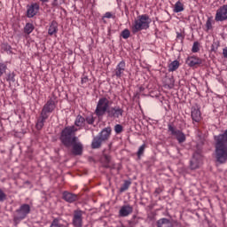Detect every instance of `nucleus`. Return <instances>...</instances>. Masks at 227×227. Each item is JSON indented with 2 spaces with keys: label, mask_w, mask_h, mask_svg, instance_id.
<instances>
[{
  "label": "nucleus",
  "mask_w": 227,
  "mask_h": 227,
  "mask_svg": "<svg viewBox=\"0 0 227 227\" xmlns=\"http://www.w3.org/2000/svg\"><path fill=\"white\" fill-rule=\"evenodd\" d=\"M223 56L227 59V47L223 49Z\"/></svg>",
  "instance_id": "4c0bfd02"
},
{
  "label": "nucleus",
  "mask_w": 227,
  "mask_h": 227,
  "mask_svg": "<svg viewBox=\"0 0 227 227\" xmlns=\"http://www.w3.org/2000/svg\"><path fill=\"white\" fill-rule=\"evenodd\" d=\"M41 3H43H43H49V0H39Z\"/></svg>",
  "instance_id": "79ce46f5"
},
{
  "label": "nucleus",
  "mask_w": 227,
  "mask_h": 227,
  "mask_svg": "<svg viewBox=\"0 0 227 227\" xmlns=\"http://www.w3.org/2000/svg\"><path fill=\"white\" fill-rule=\"evenodd\" d=\"M215 20L216 22H224V20H227V4H224L216 10Z\"/></svg>",
  "instance_id": "423d86ee"
},
{
  "label": "nucleus",
  "mask_w": 227,
  "mask_h": 227,
  "mask_svg": "<svg viewBox=\"0 0 227 227\" xmlns=\"http://www.w3.org/2000/svg\"><path fill=\"white\" fill-rule=\"evenodd\" d=\"M87 123H89L90 125H91L93 123V118H87L86 119Z\"/></svg>",
  "instance_id": "ea45409f"
},
{
  "label": "nucleus",
  "mask_w": 227,
  "mask_h": 227,
  "mask_svg": "<svg viewBox=\"0 0 227 227\" xmlns=\"http://www.w3.org/2000/svg\"><path fill=\"white\" fill-rule=\"evenodd\" d=\"M63 200H65V201H67V203H74V201H77V195L70 193L68 192H64Z\"/></svg>",
  "instance_id": "f3484780"
},
{
  "label": "nucleus",
  "mask_w": 227,
  "mask_h": 227,
  "mask_svg": "<svg viewBox=\"0 0 227 227\" xmlns=\"http://www.w3.org/2000/svg\"><path fill=\"white\" fill-rule=\"evenodd\" d=\"M150 22H152V20H150L148 15L143 14L138 16L137 20H136L133 24L132 32L139 33V31H143V29H148V27H150Z\"/></svg>",
  "instance_id": "7ed1b4c3"
},
{
  "label": "nucleus",
  "mask_w": 227,
  "mask_h": 227,
  "mask_svg": "<svg viewBox=\"0 0 227 227\" xmlns=\"http://www.w3.org/2000/svg\"><path fill=\"white\" fill-rule=\"evenodd\" d=\"M108 118H121L123 116V109L120 106L111 107L107 112Z\"/></svg>",
  "instance_id": "6e6552de"
},
{
  "label": "nucleus",
  "mask_w": 227,
  "mask_h": 227,
  "mask_svg": "<svg viewBox=\"0 0 227 227\" xmlns=\"http://www.w3.org/2000/svg\"><path fill=\"white\" fill-rule=\"evenodd\" d=\"M57 33H58V23L56 21H52L49 27L48 35H50V36H52L53 35L56 36Z\"/></svg>",
  "instance_id": "aec40b11"
},
{
  "label": "nucleus",
  "mask_w": 227,
  "mask_h": 227,
  "mask_svg": "<svg viewBox=\"0 0 227 227\" xmlns=\"http://www.w3.org/2000/svg\"><path fill=\"white\" fill-rule=\"evenodd\" d=\"M132 212H134V207H132V206L124 205L119 210V215L120 217H129Z\"/></svg>",
  "instance_id": "f8f14e48"
},
{
  "label": "nucleus",
  "mask_w": 227,
  "mask_h": 227,
  "mask_svg": "<svg viewBox=\"0 0 227 227\" xmlns=\"http://www.w3.org/2000/svg\"><path fill=\"white\" fill-rule=\"evenodd\" d=\"M88 82V76H82V84H86Z\"/></svg>",
  "instance_id": "e433bc0d"
},
{
  "label": "nucleus",
  "mask_w": 227,
  "mask_h": 227,
  "mask_svg": "<svg viewBox=\"0 0 227 227\" xmlns=\"http://www.w3.org/2000/svg\"><path fill=\"white\" fill-rule=\"evenodd\" d=\"M6 200V194L0 189V201H4Z\"/></svg>",
  "instance_id": "f704fd0d"
},
{
  "label": "nucleus",
  "mask_w": 227,
  "mask_h": 227,
  "mask_svg": "<svg viewBox=\"0 0 227 227\" xmlns=\"http://www.w3.org/2000/svg\"><path fill=\"white\" fill-rule=\"evenodd\" d=\"M214 18L213 17H209L207 18V21H206V28L207 31H210V29H213L212 24H214Z\"/></svg>",
  "instance_id": "a878e982"
},
{
  "label": "nucleus",
  "mask_w": 227,
  "mask_h": 227,
  "mask_svg": "<svg viewBox=\"0 0 227 227\" xmlns=\"http://www.w3.org/2000/svg\"><path fill=\"white\" fill-rule=\"evenodd\" d=\"M145 150H146V145L145 144L142 145L138 148V151L137 153V155L138 159H141V156L143 155V153H145Z\"/></svg>",
  "instance_id": "bb28decb"
},
{
  "label": "nucleus",
  "mask_w": 227,
  "mask_h": 227,
  "mask_svg": "<svg viewBox=\"0 0 227 227\" xmlns=\"http://www.w3.org/2000/svg\"><path fill=\"white\" fill-rule=\"evenodd\" d=\"M112 104L113 102H111V100L106 97L99 98L95 110L96 116H104L106 113H109V109H111Z\"/></svg>",
  "instance_id": "20e7f679"
},
{
  "label": "nucleus",
  "mask_w": 227,
  "mask_h": 227,
  "mask_svg": "<svg viewBox=\"0 0 227 227\" xmlns=\"http://www.w3.org/2000/svg\"><path fill=\"white\" fill-rule=\"evenodd\" d=\"M114 132L115 134H121L123 132V126L121 124H116L114 126Z\"/></svg>",
  "instance_id": "7c9ffc66"
},
{
  "label": "nucleus",
  "mask_w": 227,
  "mask_h": 227,
  "mask_svg": "<svg viewBox=\"0 0 227 227\" xmlns=\"http://www.w3.org/2000/svg\"><path fill=\"white\" fill-rule=\"evenodd\" d=\"M180 67V62L178 60H174L168 65V72H175V70H178Z\"/></svg>",
  "instance_id": "4be33fe9"
},
{
  "label": "nucleus",
  "mask_w": 227,
  "mask_h": 227,
  "mask_svg": "<svg viewBox=\"0 0 227 227\" xmlns=\"http://www.w3.org/2000/svg\"><path fill=\"white\" fill-rule=\"evenodd\" d=\"M31 212V207L28 204H23L20 207V208L16 211L14 215V223H18L20 221L26 219L27 217V214Z\"/></svg>",
  "instance_id": "39448f33"
},
{
  "label": "nucleus",
  "mask_w": 227,
  "mask_h": 227,
  "mask_svg": "<svg viewBox=\"0 0 227 227\" xmlns=\"http://www.w3.org/2000/svg\"><path fill=\"white\" fill-rule=\"evenodd\" d=\"M177 38L183 40V39H184V36L182 35V34L177 33Z\"/></svg>",
  "instance_id": "a19ab883"
},
{
  "label": "nucleus",
  "mask_w": 227,
  "mask_h": 227,
  "mask_svg": "<svg viewBox=\"0 0 227 227\" xmlns=\"http://www.w3.org/2000/svg\"><path fill=\"white\" fill-rule=\"evenodd\" d=\"M130 181H125L122 186L120 188L121 192H125L130 187Z\"/></svg>",
  "instance_id": "c85d7f7f"
},
{
  "label": "nucleus",
  "mask_w": 227,
  "mask_h": 227,
  "mask_svg": "<svg viewBox=\"0 0 227 227\" xmlns=\"http://www.w3.org/2000/svg\"><path fill=\"white\" fill-rule=\"evenodd\" d=\"M72 145L74 155H82V144L81 142H74Z\"/></svg>",
  "instance_id": "dca6fc26"
},
{
  "label": "nucleus",
  "mask_w": 227,
  "mask_h": 227,
  "mask_svg": "<svg viewBox=\"0 0 227 227\" xmlns=\"http://www.w3.org/2000/svg\"><path fill=\"white\" fill-rule=\"evenodd\" d=\"M6 65L4 64V62H0V77L3 76V74H4L6 72Z\"/></svg>",
  "instance_id": "2f4dec72"
},
{
  "label": "nucleus",
  "mask_w": 227,
  "mask_h": 227,
  "mask_svg": "<svg viewBox=\"0 0 227 227\" xmlns=\"http://www.w3.org/2000/svg\"><path fill=\"white\" fill-rule=\"evenodd\" d=\"M156 192H159V189H156Z\"/></svg>",
  "instance_id": "a18cd8bd"
},
{
  "label": "nucleus",
  "mask_w": 227,
  "mask_h": 227,
  "mask_svg": "<svg viewBox=\"0 0 227 227\" xmlns=\"http://www.w3.org/2000/svg\"><path fill=\"white\" fill-rule=\"evenodd\" d=\"M105 158L106 159L107 162H109V160H110V158H109V156H107V155H105Z\"/></svg>",
  "instance_id": "37998d69"
},
{
  "label": "nucleus",
  "mask_w": 227,
  "mask_h": 227,
  "mask_svg": "<svg viewBox=\"0 0 227 227\" xmlns=\"http://www.w3.org/2000/svg\"><path fill=\"white\" fill-rule=\"evenodd\" d=\"M103 142H104L103 139H101L98 137H95L91 143V148L93 149L100 148V146H102Z\"/></svg>",
  "instance_id": "412c9836"
},
{
  "label": "nucleus",
  "mask_w": 227,
  "mask_h": 227,
  "mask_svg": "<svg viewBox=\"0 0 227 227\" xmlns=\"http://www.w3.org/2000/svg\"><path fill=\"white\" fill-rule=\"evenodd\" d=\"M8 81H12V82H15V74H10L8 75Z\"/></svg>",
  "instance_id": "c9c22d12"
},
{
  "label": "nucleus",
  "mask_w": 227,
  "mask_h": 227,
  "mask_svg": "<svg viewBox=\"0 0 227 227\" xmlns=\"http://www.w3.org/2000/svg\"><path fill=\"white\" fill-rule=\"evenodd\" d=\"M82 210H75L73 215V226L82 227Z\"/></svg>",
  "instance_id": "1a4fd4ad"
},
{
  "label": "nucleus",
  "mask_w": 227,
  "mask_h": 227,
  "mask_svg": "<svg viewBox=\"0 0 227 227\" xmlns=\"http://www.w3.org/2000/svg\"><path fill=\"white\" fill-rule=\"evenodd\" d=\"M113 17V14L111 12H106L105 18L106 19H111Z\"/></svg>",
  "instance_id": "58836bf2"
},
{
  "label": "nucleus",
  "mask_w": 227,
  "mask_h": 227,
  "mask_svg": "<svg viewBox=\"0 0 227 227\" xmlns=\"http://www.w3.org/2000/svg\"><path fill=\"white\" fill-rule=\"evenodd\" d=\"M157 227H173V221L168 218H160L157 221Z\"/></svg>",
  "instance_id": "a211bd4d"
},
{
  "label": "nucleus",
  "mask_w": 227,
  "mask_h": 227,
  "mask_svg": "<svg viewBox=\"0 0 227 227\" xmlns=\"http://www.w3.org/2000/svg\"><path fill=\"white\" fill-rule=\"evenodd\" d=\"M201 166V154L195 153L190 161L191 169H198Z\"/></svg>",
  "instance_id": "9b49d317"
},
{
  "label": "nucleus",
  "mask_w": 227,
  "mask_h": 227,
  "mask_svg": "<svg viewBox=\"0 0 227 227\" xmlns=\"http://www.w3.org/2000/svg\"><path fill=\"white\" fill-rule=\"evenodd\" d=\"M84 121H86V119L81 115H78L74 121V125H76V127H84Z\"/></svg>",
  "instance_id": "393cba45"
},
{
  "label": "nucleus",
  "mask_w": 227,
  "mask_h": 227,
  "mask_svg": "<svg viewBox=\"0 0 227 227\" xmlns=\"http://www.w3.org/2000/svg\"><path fill=\"white\" fill-rule=\"evenodd\" d=\"M121 36L124 39L127 40L128 38H130V30L128 28H125L121 33Z\"/></svg>",
  "instance_id": "cd10ccee"
},
{
  "label": "nucleus",
  "mask_w": 227,
  "mask_h": 227,
  "mask_svg": "<svg viewBox=\"0 0 227 227\" xmlns=\"http://www.w3.org/2000/svg\"><path fill=\"white\" fill-rule=\"evenodd\" d=\"M201 63H203V59L198 57L192 56L186 59V65L188 67H197V65H201Z\"/></svg>",
  "instance_id": "4468645a"
},
{
  "label": "nucleus",
  "mask_w": 227,
  "mask_h": 227,
  "mask_svg": "<svg viewBox=\"0 0 227 227\" xmlns=\"http://www.w3.org/2000/svg\"><path fill=\"white\" fill-rule=\"evenodd\" d=\"M192 120L197 123L201 121V112L200 111V108H192Z\"/></svg>",
  "instance_id": "2eb2a0df"
},
{
  "label": "nucleus",
  "mask_w": 227,
  "mask_h": 227,
  "mask_svg": "<svg viewBox=\"0 0 227 227\" xmlns=\"http://www.w3.org/2000/svg\"><path fill=\"white\" fill-rule=\"evenodd\" d=\"M63 3H65V0H53L52 6H59Z\"/></svg>",
  "instance_id": "72a5a7b5"
},
{
  "label": "nucleus",
  "mask_w": 227,
  "mask_h": 227,
  "mask_svg": "<svg viewBox=\"0 0 227 227\" xmlns=\"http://www.w3.org/2000/svg\"><path fill=\"white\" fill-rule=\"evenodd\" d=\"M4 45H5V46H6V49H10V46H8V45H6V44H4Z\"/></svg>",
  "instance_id": "c03bdc74"
},
{
  "label": "nucleus",
  "mask_w": 227,
  "mask_h": 227,
  "mask_svg": "<svg viewBox=\"0 0 227 227\" xmlns=\"http://www.w3.org/2000/svg\"><path fill=\"white\" fill-rule=\"evenodd\" d=\"M221 45V43H219V41H214L211 46V51L213 52H215V51H217V49H219V46Z\"/></svg>",
  "instance_id": "c756f323"
},
{
  "label": "nucleus",
  "mask_w": 227,
  "mask_h": 227,
  "mask_svg": "<svg viewBox=\"0 0 227 227\" xmlns=\"http://www.w3.org/2000/svg\"><path fill=\"white\" fill-rule=\"evenodd\" d=\"M125 68H126V64L125 61H121L115 70H114V75H116V77H118L119 79L123 77V74H125Z\"/></svg>",
  "instance_id": "ddd939ff"
},
{
  "label": "nucleus",
  "mask_w": 227,
  "mask_h": 227,
  "mask_svg": "<svg viewBox=\"0 0 227 227\" xmlns=\"http://www.w3.org/2000/svg\"><path fill=\"white\" fill-rule=\"evenodd\" d=\"M75 132H77L75 126L67 127L62 130L60 135V141L64 146L70 148L74 143H76L77 137H74Z\"/></svg>",
  "instance_id": "f03ea898"
},
{
  "label": "nucleus",
  "mask_w": 227,
  "mask_h": 227,
  "mask_svg": "<svg viewBox=\"0 0 227 227\" xmlns=\"http://www.w3.org/2000/svg\"><path fill=\"white\" fill-rule=\"evenodd\" d=\"M181 12H184V4H182L180 1H177L174 6V12L180 13Z\"/></svg>",
  "instance_id": "b1692460"
},
{
  "label": "nucleus",
  "mask_w": 227,
  "mask_h": 227,
  "mask_svg": "<svg viewBox=\"0 0 227 227\" xmlns=\"http://www.w3.org/2000/svg\"><path fill=\"white\" fill-rule=\"evenodd\" d=\"M168 132H171L172 136H175V137L177 139L178 143H185V134L182 132L180 129H175L173 125L168 124Z\"/></svg>",
  "instance_id": "0eeeda50"
},
{
  "label": "nucleus",
  "mask_w": 227,
  "mask_h": 227,
  "mask_svg": "<svg viewBox=\"0 0 227 227\" xmlns=\"http://www.w3.org/2000/svg\"><path fill=\"white\" fill-rule=\"evenodd\" d=\"M39 11L40 4L38 3H33L27 7V17H28V19H33Z\"/></svg>",
  "instance_id": "9d476101"
},
{
  "label": "nucleus",
  "mask_w": 227,
  "mask_h": 227,
  "mask_svg": "<svg viewBox=\"0 0 227 227\" xmlns=\"http://www.w3.org/2000/svg\"><path fill=\"white\" fill-rule=\"evenodd\" d=\"M33 31H35V25H33L32 23H27L24 27V33L26 35H31Z\"/></svg>",
  "instance_id": "5701e85b"
},
{
  "label": "nucleus",
  "mask_w": 227,
  "mask_h": 227,
  "mask_svg": "<svg viewBox=\"0 0 227 227\" xmlns=\"http://www.w3.org/2000/svg\"><path fill=\"white\" fill-rule=\"evenodd\" d=\"M192 52H200V43L194 42L192 48Z\"/></svg>",
  "instance_id": "473e14b6"
},
{
  "label": "nucleus",
  "mask_w": 227,
  "mask_h": 227,
  "mask_svg": "<svg viewBox=\"0 0 227 227\" xmlns=\"http://www.w3.org/2000/svg\"><path fill=\"white\" fill-rule=\"evenodd\" d=\"M98 137L103 141H107L111 137V128H105Z\"/></svg>",
  "instance_id": "6ab92c4d"
},
{
  "label": "nucleus",
  "mask_w": 227,
  "mask_h": 227,
  "mask_svg": "<svg viewBox=\"0 0 227 227\" xmlns=\"http://www.w3.org/2000/svg\"><path fill=\"white\" fill-rule=\"evenodd\" d=\"M56 109V101L53 98H50L46 104L43 106L41 111V115L36 122L37 130H42L43 129V125L45 124V121L49 119L51 113H52Z\"/></svg>",
  "instance_id": "f257e3e1"
}]
</instances>
